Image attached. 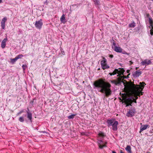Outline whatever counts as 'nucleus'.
<instances>
[{
	"label": "nucleus",
	"mask_w": 153,
	"mask_h": 153,
	"mask_svg": "<svg viewBox=\"0 0 153 153\" xmlns=\"http://www.w3.org/2000/svg\"><path fill=\"white\" fill-rule=\"evenodd\" d=\"M124 86V94H122V98L126 104V106L131 105L133 102H136L137 96L143 94L142 92L146 84L144 82H140L139 85H135L131 83L123 82Z\"/></svg>",
	"instance_id": "f257e3e1"
},
{
	"label": "nucleus",
	"mask_w": 153,
	"mask_h": 153,
	"mask_svg": "<svg viewBox=\"0 0 153 153\" xmlns=\"http://www.w3.org/2000/svg\"><path fill=\"white\" fill-rule=\"evenodd\" d=\"M94 84V88L97 89L98 91L104 94L106 96L108 97L111 94V85L108 82L100 79L95 81Z\"/></svg>",
	"instance_id": "f03ea898"
},
{
	"label": "nucleus",
	"mask_w": 153,
	"mask_h": 153,
	"mask_svg": "<svg viewBox=\"0 0 153 153\" xmlns=\"http://www.w3.org/2000/svg\"><path fill=\"white\" fill-rule=\"evenodd\" d=\"M124 72V70L123 69H115L112 73H109V74L111 76L117 74H118L117 76H119V77L118 78L117 80H111L110 81V82L115 85H117L118 84H120V83L121 79L122 78V76L121 75L123 74Z\"/></svg>",
	"instance_id": "7ed1b4c3"
},
{
	"label": "nucleus",
	"mask_w": 153,
	"mask_h": 153,
	"mask_svg": "<svg viewBox=\"0 0 153 153\" xmlns=\"http://www.w3.org/2000/svg\"><path fill=\"white\" fill-rule=\"evenodd\" d=\"M107 123L108 127L112 126V128L113 130L116 131L117 130V126L118 124L117 121L114 119L108 120L107 121Z\"/></svg>",
	"instance_id": "20e7f679"
},
{
	"label": "nucleus",
	"mask_w": 153,
	"mask_h": 153,
	"mask_svg": "<svg viewBox=\"0 0 153 153\" xmlns=\"http://www.w3.org/2000/svg\"><path fill=\"white\" fill-rule=\"evenodd\" d=\"M107 60L105 58H103V59L101 62V65L102 69L104 70L109 68V66L107 64Z\"/></svg>",
	"instance_id": "39448f33"
},
{
	"label": "nucleus",
	"mask_w": 153,
	"mask_h": 153,
	"mask_svg": "<svg viewBox=\"0 0 153 153\" xmlns=\"http://www.w3.org/2000/svg\"><path fill=\"white\" fill-rule=\"evenodd\" d=\"M151 64V60L148 59H144L140 62V64L141 65L145 66V67L147 65H149Z\"/></svg>",
	"instance_id": "423d86ee"
},
{
	"label": "nucleus",
	"mask_w": 153,
	"mask_h": 153,
	"mask_svg": "<svg viewBox=\"0 0 153 153\" xmlns=\"http://www.w3.org/2000/svg\"><path fill=\"white\" fill-rule=\"evenodd\" d=\"M42 25L43 23L42 20L40 19L39 20L36 22L35 25L37 28L40 29L42 27Z\"/></svg>",
	"instance_id": "0eeeda50"
},
{
	"label": "nucleus",
	"mask_w": 153,
	"mask_h": 153,
	"mask_svg": "<svg viewBox=\"0 0 153 153\" xmlns=\"http://www.w3.org/2000/svg\"><path fill=\"white\" fill-rule=\"evenodd\" d=\"M135 110L134 108L129 110L126 114V116L128 117H131L134 114Z\"/></svg>",
	"instance_id": "6e6552de"
},
{
	"label": "nucleus",
	"mask_w": 153,
	"mask_h": 153,
	"mask_svg": "<svg viewBox=\"0 0 153 153\" xmlns=\"http://www.w3.org/2000/svg\"><path fill=\"white\" fill-rule=\"evenodd\" d=\"M98 143L100 149H102L103 147H106L105 144L107 143L106 142H103L102 140H98Z\"/></svg>",
	"instance_id": "1a4fd4ad"
},
{
	"label": "nucleus",
	"mask_w": 153,
	"mask_h": 153,
	"mask_svg": "<svg viewBox=\"0 0 153 153\" xmlns=\"http://www.w3.org/2000/svg\"><path fill=\"white\" fill-rule=\"evenodd\" d=\"M148 127H149V126L148 125H142L140 127V133L143 130L146 129Z\"/></svg>",
	"instance_id": "9d476101"
},
{
	"label": "nucleus",
	"mask_w": 153,
	"mask_h": 153,
	"mask_svg": "<svg viewBox=\"0 0 153 153\" xmlns=\"http://www.w3.org/2000/svg\"><path fill=\"white\" fill-rule=\"evenodd\" d=\"M114 50L117 52L121 53L122 52V49L120 47L115 46Z\"/></svg>",
	"instance_id": "9b49d317"
},
{
	"label": "nucleus",
	"mask_w": 153,
	"mask_h": 153,
	"mask_svg": "<svg viewBox=\"0 0 153 153\" xmlns=\"http://www.w3.org/2000/svg\"><path fill=\"white\" fill-rule=\"evenodd\" d=\"M7 40V38H5L2 41L1 44V47L2 48H5L6 45V42Z\"/></svg>",
	"instance_id": "f8f14e48"
},
{
	"label": "nucleus",
	"mask_w": 153,
	"mask_h": 153,
	"mask_svg": "<svg viewBox=\"0 0 153 153\" xmlns=\"http://www.w3.org/2000/svg\"><path fill=\"white\" fill-rule=\"evenodd\" d=\"M141 72L139 71H137L135 72L133 74V76L135 77L139 76L141 74Z\"/></svg>",
	"instance_id": "ddd939ff"
},
{
	"label": "nucleus",
	"mask_w": 153,
	"mask_h": 153,
	"mask_svg": "<svg viewBox=\"0 0 153 153\" xmlns=\"http://www.w3.org/2000/svg\"><path fill=\"white\" fill-rule=\"evenodd\" d=\"M61 21L63 23H65L66 22L65 15L63 14L60 18Z\"/></svg>",
	"instance_id": "4468645a"
},
{
	"label": "nucleus",
	"mask_w": 153,
	"mask_h": 153,
	"mask_svg": "<svg viewBox=\"0 0 153 153\" xmlns=\"http://www.w3.org/2000/svg\"><path fill=\"white\" fill-rule=\"evenodd\" d=\"M27 117L31 121L32 119V114L29 112H27Z\"/></svg>",
	"instance_id": "2eb2a0df"
},
{
	"label": "nucleus",
	"mask_w": 153,
	"mask_h": 153,
	"mask_svg": "<svg viewBox=\"0 0 153 153\" xmlns=\"http://www.w3.org/2000/svg\"><path fill=\"white\" fill-rule=\"evenodd\" d=\"M125 149L128 152V153H132L131 148L130 146H127Z\"/></svg>",
	"instance_id": "dca6fc26"
},
{
	"label": "nucleus",
	"mask_w": 153,
	"mask_h": 153,
	"mask_svg": "<svg viewBox=\"0 0 153 153\" xmlns=\"http://www.w3.org/2000/svg\"><path fill=\"white\" fill-rule=\"evenodd\" d=\"M149 22L150 25V26L149 27H153V21L152 19L151 18H149Z\"/></svg>",
	"instance_id": "f3484780"
},
{
	"label": "nucleus",
	"mask_w": 153,
	"mask_h": 153,
	"mask_svg": "<svg viewBox=\"0 0 153 153\" xmlns=\"http://www.w3.org/2000/svg\"><path fill=\"white\" fill-rule=\"evenodd\" d=\"M130 27H134L135 26V23L133 22L128 25Z\"/></svg>",
	"instance_id": "a211bd4d"
},
{
	"label": "nucleus",
	"mask_w": 153,
	"mask_h": 153,
	"mask_svg": "<svg viewBox=\"0 0 153 153\" xmlns=\"http://www.w3.org/2000/svg\"><path fill=\"white\" fill-rule=\"evenodd\" d=\"M19 120L20 122H23L24 121V117L21 116L20 117L19 119Z\"/></svg>",
	"instance_id": "6ab92c4d"
},
{
	"label": "nucleus",
	"mask_w": 153,
	"mask_h": 153,
	"mask_svg": "<svg viewBox=\"0 0 153 153\" xmlns=\"http://www.w3.org/2000/svg\"><path fill=\"white\" fill-rule=\"evenodd\" d=\"M17 60V58H16V57H15V58L13 59H11L10 60L11 61V62L12 63H14Z\"/></svg>",
	"instance_id": "aec40b11"
},
{
	"label": "nucleus",
	"mask_w": 153,
	"mask_h": 153,
	"mask_svg": "<svg viewBox=\"0 0 153 153\" xmlns=\"http://www.w3.org/2000/svg\"><path fill=\"white\" fill-rule=\"evenodd\" d=\"M23 56L22 55L20 54L17 55V56H16V57L17 58V59H18L21 58L22 57H23Z\"/></svg>",
	"instance_id": "412c9836"
},
{
	"label": "nucleus",
	"mask_w": 153,
	"mask_h": 153,
	"mask_svg": "<svg viewBox=\"0 0 153 153\" xmlns=\"http://www.w3.org/2000/svg\"><path fill=\"white\" fill-rule=\"evenodd\" d=\"M7 20V18L6 17H4L2 20L1 23H5V22Z\"/></svg>",
	"instance_id": "4be33fe9"
},
{
	"label": "nucleus",
	"mask_w": 153,
	"mask_h": 153,
	"mask_svg": "<svg viewBox=\"0 0 153 153\" xmlns=\"http://www.w3.org/2000/svg\"><path fill=\"white\" fill-rule=\"evenodd\" d=\"M76 115L75 114H73L69 116L68 117V118L69 119H73L74 118V116Z\"/></svg>",
	"instance_id": "5701e85b"
},
{
	"label": "nucleus",
	"mask_w": 153,
	"mask_h": 153,
	"mask_svg": "<svg viewBox=\"0 0 153 153\" xmlns=\"http://www.w3.org/2000/svg\"><path fill=\"white\" fill-rule=\"evenodd\" d=\"M27 65L25 64L23 65H22V68L23 71H24L25 70V69L27 68Z\"/></svg>",
	"instance_id": "b1692460"
},
{
	"label": "nucleus",
	"mask_w": 153,
	"mask_h": 153,
	"mask_svg": "<svg viewBox=\"0 0 153 153\" xmlns=\"http://www.w3.org/2000/svg\"><path fill=\"white\" fill-rule=\"evenodd\" d=\"M1 24L2 29H4L5 28V23H1Z\"/></svg>",
	"instance_id": "393cba45"
},
{
	"label": "nucleus",
	"mask_w": 153,
	"mask_h": 153,
	"mask_svg": "<svg viewBox=\"0 0 153 153\" xmlns=\"http://www.w3.org/2000/svg\"><path fill=\"white\" fill-rule=\"evenodd\" d=\"M149 28H151V30H150V34L151 35H153V27H149Z\"/></svg>",
	"instance_id": "a878e982"
},
{
	"label": "nucleus",
	"mask_w": 153,
	"mask_h": 153,
	"mask_svg": "<svg viewBox=\"0 0 153 153\" xmlns=\"http://www.w3.org/2000/svg\"><path fill=\"white\" fill-rule=\"evenodd\" d=\"M24 112V111L23 110H22L21 111H20V112H19L17 114V115L18 116L19 115H20V114H21L22 113Z\"/></svg>",
	"instance_id": "bb28decb"
},
{
	"label": "nucleus",
	"mask_w": 153,
	"mask_h": 153,
	"mask_svg": "<svg viewBox=\"0 0 153 153\" xmlns=\"http://www.w3.org/2000/svg\"><path fill=\"white\" fill-rule=\"evenodd\" d=\"M100 137H103L104 136V133H100L99 134Z\"/></svg>",
	"instance_id": "cd10ccee"
},
{
	"label": "nucleus",
	"mask_w": 153,
	"mask_h": 153,
	"mask_svg": "<svg viewBox=\"0 0 153 153\" xmlns=\"http://www.w3.org/2000/svg\"><path fill=\"white\" fill-rule=\"evenodd\" d=\"M110 57L111 58H112L113 57V56L112 55H110Z\"/></svg>",
	"instance_id": "c85d7f7f"
},
{
	"label": "nucleus",
	"mask_w": 153,
	"mask_h": 153,
	"mask_svg": "<svg viewBox=\"0 0 153 153\" xmlns=\"http://www.w3.org/2000/svg\"><path fill=\"white\" fill-rule=\"evenodd\" d=\"M113 45L114 46V47L115 46H116L115 45V43L114 42V43H113Z\"/></svg>",
	"instance_id": "c756f323"
},
{
	"label": "nucleus",
	"mask_w": 153,
	"mask_h": 153,
	"mask_svg": "<svg viewBox=\"0 0 153 153\" xmlns=\"http://www.w3.org/2000/svg\"><path fill=\"white\" fill-rule=\"evenodd\" d=\"M120 153H124V152H123L122 151V150H120Z\"/></svg>",
	"instance_id": "7c9ffc66"
},
{
	"label": "nucleus",
	"mask_w": 153,
	"mask_h": 153,
	"mask_svg": "<svg viewBox=\"0 0 153 153\" xmlns=\"http://www.w3.org/2000/svg\"><path fill=\"white\" fill-rule=\"evenodd\" d=\"M96 0L97 1V4H98V3H99V1H98V0Z\"/></svg>",
	"instance_id": "2f4dec72"
},
{
	"label": "nucleus",
	"mask_w": 153,
	"mask_h": 153,
	"mask_svg": "<svg viewBox=\"0 0 153 153\" xmlns=\"http://www.w3.org/2000/svg\"><path fill=\"white\" fill-rule=\"evenodd\" d=\"M130 62L131 63V64L133 63V62L131 61H130Z\"/></svg>",
	"instance_id": "473e14b6"
},
{
	"label": "nucleus",
	"mask_w": 153,
	"mask_h": 153,
	"mask_svg": "<svg viewBox=\"0 0 153 153\" xmlns=\"http://www.w3.org/2000/svg\"><path fill=\"white\" fill-rule=\"evenodd\" d=\"M2 0H0V3H1L2 2Z\"/></svg>",
	"instance_id": "72a5a7b5"
},
{
	"label": "nucleus",
	"mask_w": 153,
	"mask_h": 153,
	"mask_svg": "<svg viewBox=\"0 0 153 153\" xmlns=\"http://www.w3.org/2000/svg\"><path fill=\"white\" fill-rule=\"evenodd\" d=\"M112 153H116L114 151H113Z\"/></svg>",
	"instance_id": "f704fd0d"
},
{
	"label": "nucleus",
	"mask_w": 153,
	"mask_h": 153,
	"mask_svg": "<svg viewBox=\"0 0 153 153\" xmlns=\"http://www.w3.org/2000/svg\"><path fill=\"white\" fill-rule=\"evenodd\" d=\"M137 68H136V69H137Z\"/></svg>",
	"instance_id": "c9c22d12"
},
{
	"label": "nucleus",
	"mask_w": 153,
	"mask_h": 153,
	"mask_svg": "<svg viewBox=\"0 0 153 153\" xmlns=\"http://www.w3.org/2000/svg\"><path fill=\"white\" fill-rule=\"evenodd\" d=\"M152 1H153V0H152Z\"/></svg>",
	"instance_id": "e433bc0d"
}]
</instances>
